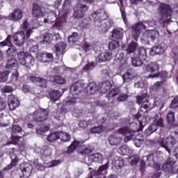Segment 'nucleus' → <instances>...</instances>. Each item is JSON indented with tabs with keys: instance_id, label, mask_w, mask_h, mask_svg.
Returning a JSON list of instances; mask_svg holds the SVG:
<instances>
[{
	"instance_id": "f257e3e1",
	"label": "nucleus",
	"mask_w": 178,
	"mask_h": 178,
	"mask_svg": "<svg viewBox=\"0 0 178 178\" xmlns=\"http://www.w3.org/2000/svg\"><path fill=\"white\" fill-rule=\"evenodd\" d=\"M136 104L140 105V111L134 115L135 119L141 118L143 115L148 113L151 109L155 108V100L148 99V95L144 93L136 97Z\"/></svg>"
},
{
	"instance_id": "f03ea898",
	"label": "nucleus",
	"mask_w": 178,
	"mask_h": 178,
	"mask_svg": "<svg viewBox=\"0 0 178 178\" xmlns=\"http://www.w3.org/2000/svg\"><path fill=\"white\" fill-rule=\"evenodd\" d=\"M84 142L81 140H74L71 145L68 147L67 153L72 154L79 148V154L83 156L90 155L94 151V147L90 145H83Z\"/></svg>"
},
{
	"instance_id": "7ed1b4c3",
	"label": "nucleus",
	"mask_w": 178,
	"mask_h": 178,
	"mask_svg": "<svg viewBox=\"0 0 178 178\" xmlns=\"http://www.w3.org/2000/svg\"><path fill=\"white\" fill-rule=\"evenodd\" d=\"M19 63L27 69H30L33 65H35V58L30 53L19 51L17 53Z\"/></svg>"
},
{
	"instance_id": "20e7f679",
	"label": "nucleus",
	"mask_w": 178,
	"mask_h": 178,
	"mask_svg": "<svg viewBox=\"0 0 178 178\" xmlns=\"http://www.w3.org/2000/svg\"><path fill=\"white\" fill-rule=\"evenodd\" d=\"M158 11L160 14V20L161 22L165 23V22L170 20L172 17V12H173V9L170 5L165 3H161L159 6Z\"/></svg>"
},
{
	"instance_id": "39448f33",
	"label": "nucleus",
	"mask_w": 178,
	"mask_h": 178,
	"mask_svg": "<svg viewBox=\"0 0 178 178\" xmlns=\"http://www.w3.org/2000/svg\"><path fill=\"white\" fill-rule=\"evenodd\" d=\"M147 49L144 47H139L137 50V55L131 58V62L133 66L135 67H140L144 63L145 60H147Z\"/></svg>"
},
{
	"instance_id": "423d86ee",
	"label": "nucleus",
	"mask_w": 178,
	"mask_h": 178,
	"mask_svg": "<svg viewBox=\"0 0 178 178\" xmlns=\"http://www.w3.org/2000/svg\"><path fill=\"white\" fill-rule=\"evenodd\" d=\"M158 143L162 148H165V151H167L168 154H170L172 149L175 148V145L177 143V140L173 136H168L165 139H159Z\"/></svg>"
},
{
	"instance_id": "0eeeda50",
	"label": "nucleus",
	"mask_w": 178,
	"mask_h": 178,
	"mask_svg": "<svg viewBox=\"0 0 178 178\" xmlns=\"http://www.w3.org/2000/svg\"><path fill=\"white\" fill-rule=\"evenodd\" d=\"M33 120L35 123H44L49 117V112L47 109L39 108L33 113Z\"/></svg>"
},
{
	"instance_id": "6e6552de",
	"label": "nucleus",
	"mask_w": 178,
	"mask_h": 178,
	"mask_svg": "<svg viewBox=\"0 0 178 178\" xmlns=\"http://www.w3.org/2000/svg\"><path fill=\"white\" fill-rule=\"evenodd\" d=\"M118 134H122L124 136V143H129L131 140H134L136 136V131L131 129L128 127H124L120 128L118 131Z\"/></svg>"
},
{
	"instance_id": "1a4fd4ad",
	"label": "nucleus",
	"mask_w": 178,
	"mask_h": 178,
	"mask_svg": "<svg viewBox=\"0 0 178 178\" xmlns=\"http://www.w3.org/2000/svg\"><path fill=\"white\" fill-rule=\"evenodd\" d=\"M91 17L95 23H102L108 19V13L104 10L99 9L91 14Z\"/></svg>"
},
{
	"instance_id": "9d476101",
	"label": "nucleus",
	"mask_w": 178,
	"mask_h": 178,
	"mask_svg": "<svg viewBox=\"0 0 178 178\" xmlns=\"http://www.w3.org/2000/svg\"><path fill=\"white\" fill-rule=\"evenodd\" d=\"M145 29L147 28L144 23H143V22H138L136 24L132 25V36L135 41H137V40H138V38L141 34V31H143V30H145Z\"/></svg>"
},
{
	"instance_id": "9b49d317",
	"label": "nucleus",
	"mask_w": 178,
	"mask_h": 178,
	"mask_svg": "<svg viewBox=\"0 0 178 178\" xmlns=\"http://www.w3.org/2000/svg\"><path fill=\"white\" fill-rule=\"evenodd\" d=\"M87 10H88V6L87 5L83 3L77 4L74 8V17H76V19H82V17H84V15Z\"/></svg>"
},
{
	"instance_id": "f8f14e48",
	"label": "nucleus",
	"mask_w": 178,
	"mask_h": 178,
	"mask_svg": "<svg viewBox=\"0 0 178 178\" xmlns=\"http://www.w3.org/2000/svg\"><path fill=\"white\" fill-rule=\"evenodd\" d=\"M175 160L172 157H168L165 163L162 165L161 169L165 173H173L175 172Z\"/></svg>"
},
{
	"instance_id": "ddd939ff",
	"label": "nucleus",
	"mask_w": 178,
	"mask_h": 178,
	"mask_svg": "<svg viewBox=\"0 0 178 178\" xmlns=\"http://www.w3.org/2000/svg\"><path fill=\"white\" fill-rule=\"evenodd\" d=\"M8 19L12 22H20L23 19V10L20 8H15L8 15Z\"/></svg>"
},
{
	"instance_id": "4468645a",
	"label": "nucleus",
	"mask_w": 178,
	"mask_h": 178,
	"mask_svg": "<svg viewBox=\"0 0 178 178\" xmlns=\"http://www.w3.org/2000/svg\"><path fill=\"white\" fill-rule=\"evenodd\" d=\"M8 105L10 111H15L16 108H19L20 102H19V99H17L16 96L14 95H10L8 97Z\"/></svg>"
},
{
	"instance_id": "2eb2a0df",
	"label": "nucleus",
	"mask_w": 178,
	"mask_h": 178,
	"mask_svg": "<svg viewBox=\"0 0 178 178\" xmlns=\"http://www.w3.org/2000/svg\"><path fill=\"white\" fill-rule=\"evenodd\" d=\"M19 169L23 174V176L29 177L33 173V165L29 163H22L19 165Z\"/></svg>"
},
{
	"instance_id": "dca6fc26",
	"label": "nucleus",
	"mask_w": 178,
	"mask_h": 178,
	"mask_svg": "<svg viewBox=\"0 0 178 178\" xmlns=\"http://www.w3.org/2000/svg\"><path fill=\"white\" fill-rule=\"evenodd\" d=\"M32 16L35 19L44 17V13L42 12V7L37 3H33Z\"/></svg>"
},
{
	"instance_id": "f3484780",
	"label": "nucleus",
	"mask_w": 178,
	"mask_h": 178,
	"mask_svg": "<svg viewBox=\"0 0 178 178\" xmlns=\"http://www.w3.org/2000/svg\"><path fill=\"white\" fill-rule=\"evenodd\" d=\"M44 22V23H54V27H56V29H60V26H62V22L58 19L55 13L49 15L47 19H45Z\"/></svg>"
},
{
	"instance_id": "a211bd4d",
	"label": "nucleus",
	"mask_w": 178,
	"mask_h": 178,
	"mask_svg": "<svg viewBox=\"0 0 178 178\" xmlns=\"http://www.w3.org/2000/svg\"><path fill=\"white\" fill-rule=\"evenodd\" d=\"M84 88V83L81 81H76L72 84L70 87V90L74 95H79Z\"/></svg>"
},
{
	"instance_id": "6ab92c4d",
	"label": "nucleus",
	"mask_w": 178,
	"mask_h": 178,
	"mask_svg": "<svg viewBox=\"0 0 178 178\" xmlns=\"http://www.w3.org/2000/svg\"><path fill=\"white\" fill-rule=\"evenodd\" d=\"M37 58L43 63H47L54 60V56L51 53H39Z\"/></svg>"
},
{
	"instance_id": "aec40b11",
	"label": "nucleus",
	"mask_w": 178,
	"mask_h": 178,
	"mask_svg": "<svg viewBox=\"0 0 178 178\" xmlns=\"http://www.w3.org/2000/svg\"><path fill=\"white\" fill-rule=\"evenodd\" d=\"M136 79V74L134 72V70L129 69L122 75L123 83H130L132 80Z\"/></svg>"
},
{
	"instance_id": "412c9836",
	"label": "nucleus",
	"mask_w": 178,
	"mask_h": 178,
	"mask_svg": "<svg viewBox=\"0 0 178 178\" xmlns=\"http://www.w3.org/2000/svg\"><path fill=\"white\" fill-rule=\"evenodd\" d=\"M144 70L148 73H155L159 72V64L156 62H152L144 66Z\"/></svg>"
},
{
	"instance_id": "4be33fe9",
	"label": "nucleus",
	"mask_w": 178,
	"mask_h": 178,
	"mask_svg": "<svg viewBox=\"0 0 178 178\" xmlns=\"http://www.w3.org/2000/svg\"><path fill=\"white\" fill-rule=\"evenodd\" d=\"M122 140L123 138L118 134L111 135L108 138V142L112 146L119 145Z\"/></svg>"
},
{
	"instance_id": "5701e85b",
	"label": "nucleus",
	"mask_w": 178,
	"mask_h": 178,
	"mask_svg": "<svg viewBox=\"0 0 178 178\" xmlns=\"http://www.w3.org/2000/svg\"><path fill=\"white\" fill-rule=\"evenodd\" d=\"M147 77H148V79H156L158 77H161V79L162 80L161 81H163V83H165V81H166V80H168V72L161 71V72L155 73L154 74H149V76Z\"/></svg>"
},
{
	"instance_id": "b1692460",
	"label": "nucleus",
	"mask_w": 178,
	"mask_h": 178,
	"mask_svg": "<svg viewBox=\"0 0 178 178\" xmlns=\"http://www.w3.org/2000/svg\"><path fill=\"white\" fill-rule=\"evenodd\" d=\"M108 165H109V161H107L106 164L100 166L97 170L94 171V173H93L94 176H99V175H102L103 177H98V178H106V177H105L104 175L106 173V170H108Z\"/></svg>"
},
{
	"instance_id": "393cba45",
	"label": "nucleus",
	"mask_w": 178,
	"mask_h": 178,
	"mask_svg": "<svg viewBox=\"0 0 178 178\" xmlns=\"http://www.w3.org/2000/svg\"><path fill=\"white\" fill-rule=\"evenodd\" d=\"M124 35V31L122 28L114 29L112 31V38L113 40H122Z\"/></svg>"
},
{
	"instance_id": "a878e982",
	"label": "nucleus",
	"mask_w": 178,
	"mask_h": 178,
	"mask_svg": "<svg viewBox=\"0 0 178 178\" xmlns=\"http://www.w3.org/2000/svg\"><path fill=\"white\" fill-rule=\"evenodd\" d=\"M112 60V53L111 52L102 53L99 54V56L97 58V60L99 63H101L102 62H109V60Z\"/></svg>"
},
{
	"instance_id": "bb28decb",
	"label": "nucleus",
	"mask_w": 178,
	"mask_h": 178,
	"mask_svg": "<svg viewBox=\"0 0 178 178\" xmlns=\"http://www.w3.org/2000/svg\"><path fill=\"white\" fill-rule=\"evenodd\" d=\"M97 91H99V87L97 86V83H95V82H90L88 84L87 94H88V95L97 94Z\"/></svg>"
},
{
	"instance_id": "cd10ccee",
	"label": "nucleus",
	"mask_w": 178,
	"mask_h": 178,
	"mask_svg": "<svg viewBox=\"0 0 178 178\" xmlns=\"http://www.w3.org/2000/svg\"><path fill=\"white\" fill-rule=\"evenodd\" d=\"M56 54L57 56H63L65 50L66 49V44L63 42H60L55 45Z\"/></svg>"
},
{
	"instance_id": "c85d7f7f",
	"label": "nucleus",
	"mask_w": 178,
	"mask_h": 178,
	"mask_svg": "<svg viewBox=\"0 0 178 178\" xmlns=\"http://www.w3.org/2000/svg\"><path fill=\"white\" fill-rule=\"evenodd\" d=\"M112 88V83H111V81H106L101 83L100 88L99 90H100V92L102 94H106V92H108L109 90Z\"/></svg>"
},
{
	"instance_id": "c756f323",
	"label": "nucleus",
	"mask_w": 178,
	"mask_h": 178,
	"mask_svg": "<svg viewBox=\"0 0 178 178\" xmlns=\"http://www.w3.org/2000/svg\"><path fill=\"white\" fill-rule=\"evenodd\" d=\"M112 164L115 169H122L124 166V160L122 157H115L113 159Z\"/></svg>"
},
{
	"instance_id": "7c9ffc66",
	"label": "nucleus",
	"mask_w": 178,
	"mask_h": 178,
	"mask_svg": "<svg viewBox=\"0 0 178 178\" xmlns=\"http://www.w3.org/2000/svg\"><path fill=\"white\" fill-rule=\"evenodd\" d=\"M163 51H165V49L161 45L154 46L151 49L149 55H151V56H155V55H162V54H163Z\"/></svg>"
},
{
	"instance_id": "2f4dec72",
	"label": "nucleus",
	"mask_w": 178,
	"mask_h": 178,
	"mask_svg": "<svg viewBox=\"0 0 178 178\" xmlns=\"http://www.w3.org/2000/svg\"><path fill=\"white\" fill-rule=\"evenodd\" d=\"M60 97H62V93L59 90H54L49 92L50 100L53 101L54 102L59 101Z\"/></svg>"
},
{
	"instance_id": "473e14b6",
	"label": "nucleus",
	"mask_w": 178,
	"mask_h": 178,
	"mask_svg": "<svg viewBox=\"0 0 178 178\" xmlns=\"http://www.w3.org/2000/svg\"><path fill=\"white\" fill-rule=\"evenodd\" d=\"M13 42L15 45H17L18 47H21L24 44V36H22L20 34L14 35Z\"/></svg>"
},
{
	"instance_id": "72a5a7b5",
	"label": "nucleus",
	"mask_w": 178,
	"mask_h": 178,
	"mask_svg": "<svg viewBox=\"0 0 178 178\" xmlns=\"http://www.w3.org/2000/svg\"><path fill=\"white\" fill-rule=\"evenodd\" d=\"M50 81L51 83H56V84H66V79L58 75L51 76Z\"/></svg>"
},
{
	"instance_id": "f704fd0d",
	"label": "nucleus",
	"mask_w": 178,
	"mask_h": 178,
	"mask_svg": "<svg viewBox=\"0 0 178 178\" xmlns=\"http://www.w3.org/2000/svg\"><path fill=\"white\" fill-rule=\"evenodd\" d=\"M120 94V88H113L107 95L106 98L108 99H112V98H115L116 95H119Z\"/></svg>"
},
{
	"instance_id": "c9c22d12",
	"label": "nucleus",
	"mask_w": 178,
	"mask_h": 178,
	"mask_svg": "<svg viewBox=\"0 0 178 178\" xmlns=\"http://www.w3.org/2000/svg\"><path fill=\"white\" fill-rule=\"evenodd\" d=\"M19 65V63L17 61L16 58L8 59L6 64V69H13Z\"/></svg>"
},
{
	"instance_id": "e433bc0d",
	"label": "nucleus",
	"mask_w": 178,
	"mask_h": 178,
	"mask_svg": "<svg viewBox=\"0 0 178 178\" xmlns=\"http://www.w3.org/2000/svg\"><path fill=\"white\" fill-rule=\"evenodd\" d=\"M92 121L88 120H81L79 121L78 126L79 129H83V130H86V129H88L90 126H91Z\"/></svg>"
},
{
	"instance_id": "4c0bfd02",
	"label": "nucleus",
	"mask_w": 178,
	"mask_h": 178,
	"mask_svg": "<svg viewBox=\"0 0 178 178\" xmlns=\"http://www.w3.org/2000/svg\"><path fill=\"white\" fill-rule=\"evenodd\" d=\"M70 134L63 131H59V140L63 143H67L70 140Z\"/></svg>"
},
{
	"instance_id": "58836bf2",
	"label": "nucleus",
	"mask_w": 178,
	"mask_h": 178,
	"mask_svg": "<svg viewBox=\"0 0 178 178\" xmlns=\"http://www.w3.org/2000/svg\"><path fill=\"white\" fill-rule=\"evenodd\" d=\"M159 37L158 31L149 30L147 31V38H151L152 41H155Z\"/></svg>"
},
{
	"instance_id": "ea45409f",
	"label": "nucleus",
	"mask_w": 178,
	"mask_h": 178,
	"mask_svg": "<svg viewBox=\"0 0 178 178\" xmlns=\"http://www.w3.org/2000/svg\"><path fill=\"white\" fill-rule=\"evenodd\" d=\"M105 129H104V126L99 125L97 127H92L90 129V131L92 134H101V133H104V131Z\"/></svg>"
},
{
	"instance_id": "a19ab883",
	"label": "nucleus",
	"mask_w": 178,
	"mask_h": 178,
	"mask_svg": "<svg viewBox=\"0 0 178 178\" xmlns=\"http://www.w3.org/2000/svg\"><path fill=\"white\" fill-rule=\"evenodd\" d=\"M134 140L136 147H140L143 143H144V136L141 134H138L136 138H134Z\"/></svg>"
},
{
	"instance_id": "79ce46f5",
	"label": "nucleus",
	"mask_w": 178,
	"mask_h": 178,
	"mask_svg": "<svg viewBox=\"0 0 178 178\" xmlns=\"http://www.w3.org/2000/svg\"><path fill=\"white\" fill-rule=\"evenodd\" d=\"M80 27L85 29H90L91 27V18L83 19L80 24Z\"/></svg>"
},
{
	"instance_id": "37998d69",
	"label": "nucleus",
	"mask_w": 178,
	"mask_h": 178,
	"mask_svg": "<svg viewBox=\"0 0 178 178\" xmlns=\"http://www.w3.org/2000/svg\"><path fill=\"white\" fill-rule=\"evenodd\" d=\"M56 140H59V131L51 133L47 136V140L49 143H54Z\"/></svg>"
},
{
	"instance_id": "c03bdc74",
	"label": "nucleus",
	"mask_w": 178,
	"mask_h": 178,
	"mask_svg": "<svg viewBox=\"0 0 178 178\" xmlns=\"http://www.w3.org/2000/svg\"><path fill=\"white\" fill-rule=\"evenodd\" d=\"M137 42H131L129 45L127 49V52L128 54H133L134 52H136V51L137 50Z\"/></svg>"
},
{
	"instance_id": "a18cd8bd",
	"label": "nucleus",
	"mask_w": 178,
	"mask_h": 178,
	"mask_svg": "<svg viewBox=\"0 0 178 178\" xmlns=\"http://www.w3.org/2000/svg\"><path fill=\"white\" fill-rule=\"evenodd\" d=\"M80 37H79V33L77 32H74L71 35L68 37V42L74 44V42H79Z\"/></svg>"
},
{
	"instance_id": "49530a36",
	"label": "nucleus",
	"mask_w": 178,
	"mask_h": 178,
	"mask_svg": "<svg viewBox=\"0 0 178 178\" xmlns=\"http://www.w3.org/2000/svg\"><path fill=\"white\" fill-rule=\"evenodd\" d=\"M66 110L63 108H60V111H57L54 115L55 119L57 120H60L61 118H63L65 116V113H66Z\"/></svg>"
},
{
	"instance_id": "de8ad7c7",
	"label": "nucleus",
	"mask_w": 178,
	"mask_h": 178,
	"mask_svg": "<svg viewBox=\"0 0 178 178\" xmlns=\"http://www.w3.org/2000/svg\"><path fill=\"white\" fill-rule=\"evenodd\" d=\"M0 47H12V36L8 35L4 41L0 42Z\"/></svg>"
},
{
	"instance_id": "09e8293b",
	"label": "nucleus",
	"mask_w": 178,
	"mask_h": 178,
	"mask_svg": "<svg viewBox=\"0 0 178 178\" xmlns=\"http://www.w3.org/2000/svg\"><path fill=\"white\" fill-rule=\"evenodd\" d=\"M102 154L99 153H95L90 156V159L92 161V162H101L102 161Z\"/></svg>"
},
{
	"instance_id": "8fccbe9b",
	"label": "nucleus",
	"mask_w": 178,
	"mask_h": 178,
	"mask_svg": "<svg viewBox=\"0 0 178 178\" xmlns=\"http://www.w3.org/2000/svg\"><path fill=\"white\" fill-rule=\"evenodd\" d=\"M48 130V127L44 126V124H40L36 128L37 134H44Z\"/></svg>"
},
{
	"instance_id": "3c124183",
	"label": "nucleus",
	"mask_w": 178,
	"mask_h": 178,
	"mask_svg": "<svg viewBox=\"0 0 178 178\" xmlns=\"http://www.w3.org/2000/svg\"><path fill=\"white\" fill-rule=\"evenodd\" d=\"M163 86V81H157L152 87V90L156 91V92H159L161 91V87Z\"/></svg>"
},
{
	"instance_id": "603ef678",
	"label": "nucleus",
	"mask_w": 178,
	"mask_h": 178,
	"mask_svg": "<svg viewBox=\"0 0 178 178\" xmlns=\"http://www.w3.org/2000/svg\"><path fill=\"white\" fill-rule=\"evenodd\" d=\"M167 122L169 123V124H173L175 123V113L173 112H170L168 113L166 116Z\"/></svg>"
},
{
	"instance_id": "864d4df0",
	"label": "nucleus",
	"mask_w": 178,
	"mask_h": 178,
	"mask_svg": "<svg viewBox=\"0 0 178 178\" xmlns=\"http://www.w3.org/2000/svg\"><path fill=\"white\" fill-rule=\"evenodd\" d=\"M8 76L9 72L8 71L0 72V83H5L7 81Z\"/></svg>"
},
{
	"instance_id": "5fc2aeb1",
	"label": "nucleus",
	"mask_w": 178,
	"mask_h": 178,
	"mask_svg": "<svg viewBox=\"0 0 178 178\" xmlns=\"http://www.w3.org/2000/svg\"><path fill=\"white\" fill-rule=\"evenodd\" d=\"M38 84L40 88H47V84H48V80L41 77L40 80L38 82Z\"/></svg>"
},
{
	"instance_id": "6e6d98bb",
	"label": "nucleus",
	"mask_w": 178,
	"mask_h": 178,
	"mask_svg": "<svg viewBox=\"0 0 178 178\" xmlns=\"http://www.w3.org/2000/svg\"><path fill=\"white\" fill-rule=\"evenodd\" d=\"M119 47V41L118 40H112L108 44V48L111 51H113V49H116V48H118Z\"/></svg>"
},
{
	"instance_id": "4d7b16f0",
	"label": "nucleus",
	"mask_w": 178,
	"mask_h": 178,
	"mask_svg": "<svg viewBox=\"0 0 178 178\" xmlns=\"http://www.w3.org/2000/svg\"><path fill=\"white\" fill-rule=\"evenodd\" d=\"M120 12H121L122 17L124 24L126 26H129V20H127V15L126 14V11L124 10V9L123 8H121Z\"/></svg>"
},
{
	"instance_id": "13d9d810",
	"label": "nucleus",
	"mask_w": 178,
	"mask_h": 178,
	"mask_svg": "<svg viewBox=\"0 0 178 178\" xmlns=\"http://www.w3.org/2000/svg\"><path fill=\"white\" fill-rule=\"evenodd\" d=\"M118 151L120 153H121L122 155H127L130 152L127 145H122Z\"/></svg>"
},
{
	"instance_id": "bf43d9fd",
	"label": "nucleus",
	"mask_w": 178,
	"mask_h": 178,
	"mask_svg": "<svg viewBox=\"0 0 178 178\" xmlns=\"http://www.w3.org/2000/svg\"><path fill=\"white\" fill-rule=\"evenodd\" d=\"M127 98H129V95H127V93H121L118 97L117 101L118 102H124Z\"/></svg>"
},
{
	"instance_id": "052dcab7",
	"label": "nucleus",
	"mask_w": 178,
	"mask_h": 178,
	"mask_svg": "<svg viewBox=\"0 0 178 178\" xmlns=\"http://www.w3.org/2000/svg\"><path fill=\"white\" fill-rule=\"evenodd\" d=\"M17 162H19V159L17 158V156L11 158V163L8 165V168L12 169L13 166H16V165H17Z\"/></svg>"
},
{
	"instance_id": "680f3d73",
	"label": "nucleus",
	"mask_w": 178,
	"mask_h": 178,
	"mask_svg": "<svg viewBox=\"0 0 178 178\" xmlns=\"http://www.w3.org/2000/svg\"><path fill=\"white\" fill-rule=\"evenodd\" d=\"M124 58V54L123 52L118 51L115 56V62H122Z\"/></svg>"
},
{
	"instance_id": "e2e57ef3",
	"label": "nucleus",
	"mask_w": 178,
	"mask_h": 178,
	"mask_svg": "<svg viewBox=\"0 0 178 178\" xmlns=\"http://www.w3.org/2000/svg\"><path fill=\"white\" fill-rule=\"evenodd\" d=\"M9 154L10 158H15V156H17V154H19V149L15 147L10 148L9 149Z\"/></svg>"
},
{
	"instance_id": "0e129e2a",
	"label": "nucleus",
	"mask_w": 178,
	"mask_h": 178,
	"mask_svg": "<svg viewBox=\"0 0 178 178\" xmlns=\"http://www.w3.org/2000/svg\"><path fill=\"white\" fill-rule=\"evenodd\" d=\"M41 79V76H30L29 77V81L33 84H38V81Z\"/></svg>"
},
{
	"instance_id": "69168bd1",
	"label": "nucleus",
	"mask_w": 178,
	"mask_h": 178,
	"mask_svg": "<svg viewBox=\"0 0 178 178\" xmlns=\"http://www.w3.org/2000/svg\"><path fill=\"white\" fill-rule=\"evenodd\" d=\"M170 108L172 109H176L178 108V96L175 97L171 102Z\"/></svg>"
},
{
	"instance_id": "338daca9",
	"label": "nucleus",
	"mask_w": 178,
	"mask_h": 178,
	"mask_svg": "<svg viewBox=\"0 0 178 178\" xmlns=\"http://www.w3.org/2000/svg\"><path fill=\"white\" fill-rule=\"evenodd\" d=\"M13 91V88L9 86H5L1 88V92L3 94H6L8 92H12Z\"/></svg>"
},
{
	"instance_id": "774afa93",
	"label": "nucleus",
	"mask_w": 178,
	"mask_h": 178,
	"mask_svg": "<svg viewBox=\"0 0 178 178\" xmlns=\"http://www.w3.org/2000/svg\"><path fill=\"white\" fill-rule=\"evenodd\" d=\"M155 124L157 126V127H165V124L163 123V118H156L155 120Z\"/></svg>"
}]
</instances>
